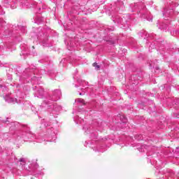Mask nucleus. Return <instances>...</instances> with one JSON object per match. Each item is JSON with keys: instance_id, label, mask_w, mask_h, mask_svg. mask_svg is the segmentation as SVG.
<instances>
[{"instance_id": "f257e3e1", "label": "nucleus", "mask_w": 179, "mask_h": 179, "mask_svg": "<svg viewBox=\"0 0 179 179\" xmlns=\"http://www.w3.org/2000/svg\"><path fill=\"white\" fill-rule=\"evenodd\" d=\"M120 120L123 124H127L128 122V119L124 115H120Z\"/></svg>"}, {"instance_id": "f03ea898", "label": "nucleus", "mask_w": 179, "mask_h": 179, "mask_svg": "<svg viewBox=\"0 0 179 179\" xmlns=\"http://www.w3.org/2000/svg\"><path fill=\"white\" fill-rule=\"evenodd\" d=\"M76 101L80 104H83V106L86 104V102H85V99H76Z\"/></svg>"}, {"instance_id": "7ed1b4c3", "label": "nucleus", "mask_w": 179, "mask_h": 179, "mask_svg": "<svg viewBox=\"0 0 179 179\" xmlns=\"http://www.w3.org/2000/svg\"><path fill=\"white\" fill-rule=\"evenodd\" d=\"M93 66H94V68L96 69V71H99L100 70V66L99 64H97L96 62L93 64Z\"/></svg>"}, {"instance_id": "20e7f679", "label": "nucleus", "mask_w": 179, "mask_h": 179, "mask_svg": "<svg viewBox=\"0 0 179 179\" xmlns=\"http://www.w3.org/2000/svg\"><path fill=\"white\" fill-rule=\"evenodd\" d=\"M19 162H20V163H23V164L26 163V160L24 159V158L20 159Z\"/></svg>"}, {"instance_id": "39448f33", "label": "nucleus", "mask_w": 179, "mask_h": 179, "mask_svg": "<svg viewBox=\"0 0 179 179\" xmlns=\"http://www.w3.org/2000/svg\"><path fill=\"white\" fill-rule=\"evenodd\" d=\"M15 101H16V99H15L13 98H10L9 99V103H15Z\"/></svg>"}, {"instance_id": "423d86ee", "label": "nucleus", "mask_w": 179, "mask_h": 179, "mask_svg": "<svg viewBox=\"0 0 179 179\" xmlns=\"http://www.w3.org/2000/svg\"><path fill=\"white\" fill-rule=\"evenodd\" d=\"M41 97H43V96H44V90H41Z\"/></svg>"}, {"instance_id": "0eeeda50", "label": "nucleus", "mask_w": 179, "mask_h": 179, "mask_svg": "<svg viewBox=\"0 0 179 179\" xmlns=\"http://www.w3.org/2000/svg\"><path fill=\"white\" fill-rule=\"evenodd\" d=\"M80 94V96H82V92H80V94Z\"/></svg>"}, {"instance_id": "6e6552de", "label": "nucleus", "mask_w": 179, "mask_h": 179, "mask_svg": "<svg viewBox=\"0 0 179 179\" xmlns=\"http://www.w3.org/2000/svg\"><path fill=\"white\" fill-rule=\"evenodd\" d=\"M53 101H57V99H53Z\"/></svg>"}, {"instance_id": "1a4fd4ad", "label": "nucleus", "mask_w": 179, "mask_h": 179, "mask_svg": "<svg viewBox=\"0 0 179 179\" xmlns=\"http://www.w3.org/2000/svg\"><path fill=\"white\" fill-rule=\"evenodd\" d=\"M23 127H27V125H23Z\"/></svg>"}, {"instance_id": "9d476101", "label": "nucleus", "mask_w": 179, "mask_h": 179, "mask_svg": "<svg viewBox=\"0 0 179 179\" xmlns=\"http://www.w3.org/2000/svg\"><path fill=\"white\" fill-rule=\"evenodd\" d=\"M57 93H59V91H57Z\"/></svg>"}]
</instances>
